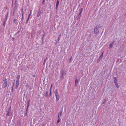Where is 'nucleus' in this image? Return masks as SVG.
I'll return each mask as SVG.
<instances>
[{
  "label": "nucleus",
  "mask_w": 126,
  "mask_h": 126,
  "mask_svg": "<svg viewBox=\"0 0 126 126\" xmlns=\"http://www.w3.org/2000/svg\"><path fill=\"white\" fill-rule=\"evenodd\" d=\"M101 28V26L98 25L95 26L94 29V34L96 35L99 32L98 29Z\"/></svg>",
  "instance_id": "obj_1"
},
{
  "label": "nucleus",
  "mask_w": 126,
  "mask_h": 126,
  "mask_svg": "<svg viewBox=\"0 0 126 126\" xmlns=\"http://www.w3.org/2000/svg\"><path fill=\"white\" fill-rule=\"evenodd\" d=\"M3 83L2 85V88L4 89L6 87L7 85V81L6 78H5L3 80Z\"/></svg>",
  "instance_id": "obj_2"
},
{
  "label": "nucleus",
  "mask_w": 126,
  "mask_h": 126,
  "mask_svg": "<svg viewBox=\"0 0 126 126\" xmlns=\"http://www.w3.org/2000/svg\"><path fill=\"white\" fill-rule=\"evenodd\" d=\"M54 93L56 98V101H58L59 99V95L58 92L57 90H56L54 91Z\"/></svg>",
  "instance_id": "obj_3"
},
{
  "label": "nucleus",
  "mask_w": 126,
  "mask_h": 126,
  "mask_svg": "<svg viewBox=\"0 0 126 126\" xmlns=\"http://www.w3.org/2000/svg\"><path fill=\"white\" fill-rule=\"evenodd\" d=\"M66 71L64 70H63L61 72V78L62 79L64 78V76L66 75Z\"/></svg>",
  "instance_id": "obj_4"
},
{
  "label": "nucleus",
  "mask_w": 126,
  "mask_h": 126,
  "mask_svg": "<svg viewBox=\"0 0 126 126\" xmlns=\"http://www.w3.org/2000/svg\"><path fill=\"white\" fill-rule=\"evenodd\" d=\"M83 10V9L82 8H81L80 10V12L79 13V14L78 15V18H77V20H78L81 17V15L82 14V11Z\"/></svg>",
  "instance_id": "obj_5"
},
{
  "label": "nucleus",
  "mask_w": 126,
  "mask_h": 126,
  "mask_svg": "<svg viewBox=\"0 0 126 126\" xmlns=\"http://www.w3.org/2000/svg\"><path fill=\"white\" fill-rule=\"evenodd\" d=\"M18 5V2L17 0H16L15 2V6L14 8L17 9Z\"/></svg>",
  "instance_id": "obj_6"
},
{
  "label": "nucleus",
  "mask_w": 126,
  "mask_h": 126,
  "mask_svg": "<svg viewBox=\"0 0 126 126\" xmlns=\"http://www.w3.org/2000/svg\"><path fill=\"white\" fill-rule=\"evenodd\" d=\"M30 99H29L28 100L27 107V108L26 109V110H28V109L29 108V107L30 106Z\"/></svg>",
  "instance_id": "obj_7"
},
{
  "label": "nucleus",
  "mask_w": 126,
  "mask_h": 126,
  "mask_svg": "<svg viewBox=\"0 0 126 126\" xmlns=\"http://www.w3.org/2000/svg\"><path fill=\"white\" fill-rule=\"evenodd\" d=\"M19 84V80H16V89L18 87V85Z\"/></svg>",
  "instance_id": "obj_8"
},
{
  "label": "nucleus",
  "mask_w": 126,
  "mask_h": 126,
  "mask_svg": "<svg viewBox=\"0 0 126 126\" xmlns=\"http://www.w3.org/2000/svg\"><path fill=\"white\" fill-rule=\"evenodd\" d=\"M41 11L40 10V9H39L38 11V13H37V17H38L41 14Z\"/></svg>",
  "instance_id": "obj_9"
},
{
  "label": "nucleus",
  "mask_w": 126,
  "mask_h": 126,
  "mask_svg": "<svg viewBox=\"0 0 126 126\" xmlns=\"http://www.w3.org/2000/svg\"><path fill=\"white\" fill-rule=\"evenodd\" d=\"M12 115V113L11 111H8V113L6 115L8 116H11Z\"/></svg>",
  "instance_id": "obj_10"
},
{
  "label": "nucleus",
  "mask_w": 126,
  "mask_h": 126,
  "mask_svg": "<svg viewBox=\"0 0 126 126\" xmlns=\"http://www.w3.org/2000/svg\"><path fill=\"white\" fill-rule=\"evenodd\" d=\"M59 3V1L58 0H57L56 1V9L57 10L58 5Z\"/></svg>",
  "instance_id": "obj_11"
},
{
  "label": "nucleus",
  "mask_w": 126,
  "mask_h": 126,
  "mask_svg": "<svg viewBox=\"0 0 126 126\" xmlns=\"http://www.w3.org/2000/svg\"><path fill=\"white\" fill-rule=\"evenodd\" d=\"M21 125V123L19 121H17V126H20Z\"/></svg>",
  "instance_id": "obj_12"
},
{
  "label": "nucleus",
  "mask_w": 126,
  "mask_h": 126,
  "mask_svg": "<svg viewBox=\"0 0 126 126\" xmlns=\"http://www.w3.org/2000/svg\"><path fill=\"white\" fill-rule=\"evenodd\" d=\"M48 91H47L46 94L44 95V96L45 97H46L47 98H48Z\"/></svg>",
  "instance_id": "obj_13"
},
{
  "label": "nucleus",
  "mask_w": 126,
  "mask_h": 126,
  "mask_svg": "<svg viewBox=\"0 0 126 126\" xmlns=\"http://www.w3.org/2000/svg\"><path fill=\"white\" fill-rule=\"evenodd\" d=\"M114 83L117 82V78L116 77H114L113 79Z\"/></svg>",
  "instance_id": "obj_14"
},
{
  "label": "nucleus",
  "mask_w": 126,
  "mask_h": 126,
  "mask_svg": "<svg viewBox=\"0 0 126 126\" xmlns=\"http://www.w3.org/2000/svg\"><path fill=\"white\" fill-rule=\"evenodd\" d=\"M101 58L99 57L97 59V63H98L100 61L101 59Z\"/></svg>",
  "instance_id": "obj_15"
},
{
  "label": "nucleus",
  "mask_w": 126,
  "mask_h": 126,
  "mask_svg": "<svg viewBox=\"0 0 126 126\" xmlns=\"http://www.w3.org/2000/svg\"><path fill=\"white\" fill-rule=\"evenodd\" d=\"M20 75H17V77L16 78V80H19L20 79Z\"/></svg>",
  "instance_id": "obj_16"
},
{
  "label": "nucleus",
  "mask_w": 126,
  "mask_h": 126,
  "mask_svg": "<svg viewBox=\"0 0 126 126\" xmlns=\"http://www.w3.org/2000/svg\"><path fill=\"white\" fill-rule=\"evenodd\" d=\"M60 114L59 113L58 114V119L57 121V123L58 124L60 122V118H59Z\"/></svg>",
  "instance_id": "obj_17"
},
{
  "label": "nucleus",
  "mask_w": 126,
  "mask_h": 126,
  "mask_svg": "<svg viewBox=\"0 0 126 126\" xmlns=\"http://www.w3.org/2000/svg\"><path fill=\"white\" fill-rule=\"evenodd\" d=\"M115 84V86L116 87H117V88H119V86H118V84L117 82L114 83Z\"/></svg>",
  "instance_id": "obj_18"
},
{
  "label": "nucleus",
  "mask_w": 126,
  "mask_h": 126,
  "mask_svg": "<svg viewBox=\"0 0 126 126\" xmlns=\"http://www.w3.org/2000/svg\"><path fill=\"white\" fill-rule=\"evenodd\" d=\"M17 9L14 8V10H13V16H14V15L15 14V11H16V9Z\"/></svg>",
  "instance_id": "obj_19"
},
{
  "label": "nucleus",
  "mask_w": 126,
  "mask_h": 126,
  "mask_svg": "<svg viewBox=\"0 0 126 126\" xmlns=\"http://www.w3.org/2000/svg\"><path fill=\"white\" fill-rule=\"evenodd\" d=\"M113 44L112 43L110 44L109 45V48H111L113 46Z\"/></svg>",
  "instance_id": "obj_20"
},
{
  "label": "nucleus",
  "mask_w": 126,
  "mask_h": 126,
  "mask_svg": "<svg viewBox=\"0 0 126 126\" xmlns=\"http://www.w3.org/2000/svg\"><path fill=\"white\" fill-rule=\"evenodd\" d=\"M6 20H4L3 22V25L4 26H5V23H6Z\"/></svg>",
  "instance_id": "obj_21"
},
{
  "label": "nucleus",
  "mask_w": 126,
  "mask_h": 126,
  "mask_svg": "<svg viewBox=\"0 0 126 126\" xmlns=\"http://www.w3.org/2000/svg\"><path fill=\"white\" fill-rule=\"evenodd\" d=\"M8 14H9V13H7V14L6 15V17L4 20H6L7 21V19L8 18Z\"/></svg>",
  "instance_id": "obj_22"
},
{
  "label": "nucleus",
  "mask_w": 126,
  "mask_h": 126,
  "mask_svg": "<svg viewBox=\"0 0 126 126\" xmlns=\"http://www.w3.org/2000/svg\"><path fill=\"white\" fill-rule=\"evenodd\" d=\"M106 99H105L102 101V103L103 104H104L105 102H106Z\"/></svg>",
  "instance_id": "obj_23"
},
{
  "label": "nucleus",
  "mask_w": 126,
  "mask_h": 126,
  "mask_svg": "<svg viewBox=\"0 0 126 126\" xmlns=\"http://www.w3.org/2000/svg\"><path fill=\"white\" fill-rule=\"evenodd\" d=\"M32 12V10H31V11H30V14L28 15V18H30V16H31V14Z\"/></svg>",
  "instance_id": "obj_24"
},
{
  "label": "nucleus",
  "mask_w": 126,
  "mask_h": 126,
  "mask_svg": "<svg viewBox=\"0 0 126 126\" xmlns=\"http://www.w3.org/2000/svg\"><path fill=\"white\" fill-rule=\"evenodd\" d=\"M103 53L104 52H103L99 57L102 58L103 57Z\"/></svg>",
  "instance_id": "obj_25"
},
{
  "label": "nucleus",
  "mask_w": 126,
  "mask_h": 126,
  "mask_svg": "<svg viewBox=\"0 0 126 126\" xmlns=\"http://www.w3.org/2000/svg\"><path fill=\"white\" fill-rule=\"evenodd\" d=\"M23 8L21 10L22 16H24V12L23 10Z\"/></svg>",
  "instance_id": "obj_26"
},
{
  "label": "nucleus",
  "mask_w": 126,
  "mask_h": 126,
  "mask_svg": "<svg viewBox=\"0 0 126 126\" xmlns=\"http://www.w3.org/2000/svg\"><path fill=\"white\" fill-rule=\"evenodd\" d=\"M78 83V80L77 79H76L75 81V83Z\"/></svg>",
  "instance_id": "obj_27"
},
{
  "label": "nucleus",
  "mask_w": 126,
  "mask_h": 126,
  "mask_svg": "<svg viewBox=\"0 0 126 126\" xmlns=\"http://www.w3.org/2000/svg\"><path fill=\"white\" fill-rule=\"evenodd\" d=\"M45 36V34H44L42 37V41L43 42L44 40V39Z\"/></svg>",
  "instance_id": "obj_28"
},
{
  "label": "nucleus",
  "mask_w": 126,
  "mask_h": 126,
  "mask_svg": "<svg viewBox=\"0 0 126 126\" xmlns=\"http://www.w3.org/2000/svg\"><path fill=\"white\" fill-rule=\"evenodd\" d=\"M17 19H15L14 20L13 23H15L16 22V21Z\"/></svg>",
  "instance_id": "obj_29"
},
{
  "label": "nucleus",
  "mask_w": 126,
  "mask_h": 126,
  "mask_svg": "<svg viewBox=\"0 0 126 126\" xmlns=\"http://www.w3.org/2000/svg\"><path fill=\"white\" fill-rule=\"evenodd\" d=\"M45 0H43V1L42 2V3L44 5L45 3Z\"/></svg>",
  "instance_id": "obj_30"
},
{
  "label": "nucleus",
  "mask_w": 126,
  "mask_h": 126,
  "mask_svg": "<svg viewBox=\"0 0 126 126\" xmlns=\"http://www.w3.org/2000/svg\"><path fill=\"white\" fill-rule=\"evenodd\" d=\"M46 60L45 59L44 60V63H43L44 64H45V63H46Z\"/></svg>",
  "instance_id": "obj_31"
},
{
  "label": "nucleus",
  "mask_w": 126,
  "mask_h": 126,
  "mask_svg": "<svg viewBox=\"0 0 126 126\" xmlns=\"http://www.w3.org/2000/svg\"><path fill=\"white\" fill-rule=\"evenodd\" d=\"M51 95V90H50V94H49V97Z\"/></svg>",
  "instance_id": "obj_32"
},
{
  "label": "nucleus",
  "mask_w": 126,
  "mask_h": 126,
  "mask_svg": "<svg viewBox=\"0 0 126 126\" xmlns=\"http://www.w3.org/2000/svg\"><path fill=\"white\" fill-rule=\"evenodd\" d=\"M21 20H23L24 19V16H22Z\"/></svg>",
  "instance_id": "obj_33"
},
{
  "label": "nucleus",
  "mask_w": 126,
  "mask_h": 126,
  "mask_svg": "<svg viewBox=\"0 0 126 126\" xmlns=\"http://www.w3.org/2000/svg\"><path fill=\"white\" fill-rule=\"evenodd\" d=\"M52 83L51 84V87H50V90H51V88L52 87Z\"/></svg>",
  "instance_id": "obj_34"
},
{
  "label": "nucleus",
  "mask_w": 126,
  "mask_h": 126,
  "mask_svg": "<svg viewBox=\"0 0 126 126\" xmlns=\"http://www.w3.org/2000/svg\"><path fill=\"white\" fill-rule=\"evenodd\" d=\"M27 114V111H26L25 115L26 116Z\"/></svg>",
  "instance_id": "obj_35"
},
{
  "label": "nucleus",
  "mask_w": 126,
  "mask_h": 126,
  "mask_svg": "<svg viewBox=\"0 0 126 126\" xmlns=\"http://www.w3.org/2000/svg\"><path fill=\"white\" fill-rule=\"evenodd\" d=\"M13 88H14V87H12V89L11 90V91H12V92H13Z\"/></svg>",
  "instance_id": "obj_36"
},
{
  "label": "nucleus",
  "mask_w": 126,
  "mask_h": 126,
  "mask_svg": "<svg viewBox=\"0 0 126 126\" xmlns=\"http://www.w3.org/2000/svg\"><path fill=\"white\" fill-rule=\"evenodd\" d=\"M30 19V18H28L27 21L28 22V21Z\"/></svg>",
  "instance_id": "obj_37"
},
{
  "label": "nucleus",
  "mask_w": 126,
  "mask_h": 126,
  "mask_svg": "<svg viewBox=\"0 0 126 126\" xmlns=\"http://www.w3.org/2000/svg\"><path fill=\"white\" fill-rule=\"evenodd\" d=\"M115 42V41L114 40L113 41L112 43H111L112 44H113V45L114 43Z\"/></svg>",
  "instance_id": "obj_38"
},
{
  "label": "nucleus",
  "mask_w": 126,
  "mask_h": 126,
  "mask_svg": "<svg viewBox=\"0 0 126 126\" xmlns=\"http://www.w3.org/2000/svg\"><path fill=\"white\" fill-rule=\"evenodd\" d=\"M72 58V57H71L70 58V59H69V62H70V61H71V59Z\"/></svg>",
  "instance_id": "obj_39"
},
{
  "label": "nucleus",
  "mask_w": 126,
  "mask_h": 126,
  "mask_svg": "<svg viewBox=\"0 0 126 126\" xmlns=\"http://www.w3.org/2000/svg\"><path fill=\"white\" fill-rule=\"evenodd\" d=\"M76 84H77V83H75V86L76 87L77 86V85Z\"/></svg>",
  "instance_id": "obj_40"
},
{
  "label": "nucleus",
  "mask_w": 126,
  "mask_h": 126,
  "mask_svg": "<svg viewBox=\"0 0 126 126\" xmlns=\"http://www.w3.org/2000/svg\"><path fill=\"white\" fill-rule=\"evenodd\" d=\"M14 85H15V84H14V82L13 83V87H14Z\"/></svg>",
  "instance_id": "obj_41"
},
{
  "label": "nucleus",
  "mask_w": 126,
  "mask_h": 126,
  "mask_svg": "<svg viewBox=\"0 0 126 126\" xmlns=\"http://www.w3.org/2000/svg\"><path fill=\"white\" fill-rule=\"evenodd\" d=\"M62 113V111H61V112L60 114L61 116Z\"/></svg>",
  "instance_id": "obj_42"
},
{
  "label": "nucleus",
  "mask_w": 126,
  "mask_h": 126,
  "mask_svg": "<svg viewBox=\"0 0 126 126\" xmlns=\"http://www.w3.org/2000/svg\"><path fill=\"white\" fill-rule=\"evenodd\" d=\"M28 22L27 21H26V24H27L28 23Z\"/></svg>",
  "instance_id": "obj_43"
},
{
  "label": "nucleus",
  "mask_w": 126,
  "mask_h": 126,
  "mask_svg": "<svg viewBox=\"0 0 126 126\" xmlns=\"http://www.w3.org/2000/svg\"><path fill=\"white\" fill-rule=\"evenodd\" d=\"M33 77H35V75H34L33 76Z\"/></svg>",
  "instance_id": "obj_44"
},
{
  "label": "nucleus",
  "mask_w": 126,
  "mask_h": 126,
  "mask_svg": "<svg viewBox=\"0 0 126 126\" xmlns=\"http://www.w3.org/2000/svg\"><path fill=\"white\" fill-rule=\"evenodd\" d=\"M13 1H14V0H12V4H13Z\"/></svg>",
  "instance_id": "obj_45"
},
{
  "label": "nucleus",
  "mask_w": 126,
  "mask_h": 126,
  "mask_svg": "<svg viewBox=\"0 0 126 126\" xmlns=\"http://www.w3.org/2000/svg\"><path fill=\"white\" fill-rule=\"evenodd\" d=\"M42 126H45L44 125H43Z\"/></svg>",
  "instance_id": "obj_46"
}]
</instances>
